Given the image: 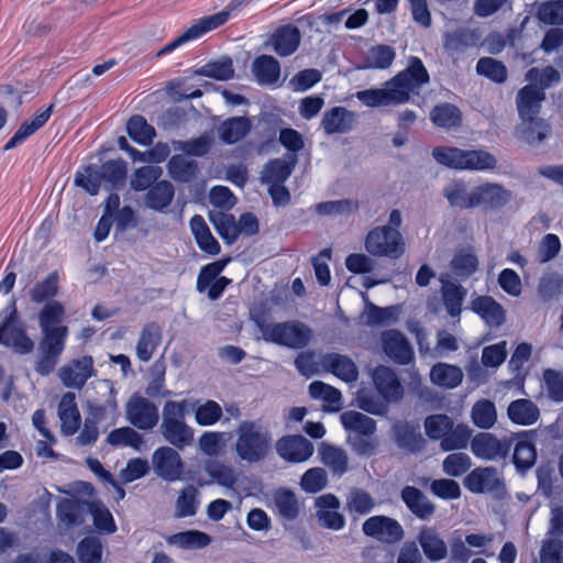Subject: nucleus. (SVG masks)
Segmentation results:
<instances>
[{
    "mask_svg": "<svg viewBox=\"0 0 563 563\" xmlns=\"http://www.w3.org/2000/svg\"><path fill=\"white\" fill-rule=\"evenodd\" d=\"M274 503L278 514L287 519L295 520L299 515V504L296 495L285 488H279L274 493Z\"/></svg>",
    "mask_w": 563,
    "mask_h": 563,
    "instance_id": "nucleus-56",
    "label": "nucleus"
},
{
    "mask_svg": "<svg viewBox=\"0 0 563 563\" xmlns=\"http://www.w3.org/2000/svg\"><path fill=\"white\" fill-rule=\"evenodd\" d=\"M443 196L452 207L461 209L474 208L473 188L468 190L466 183L463 180H453L445 185Z\"/></svg>",
    "mask_w": 563,
    "mask_h": 563,
    "instance_id": "nucleus-41",
    "label": "nucleus"
},
{
    "mask_svg": "<svg viewBox=\"0 0 563 563\" xmlns=\"http://www.w3.org/2000/svg\"><path fill=\"white\" fill-rule=\"evenodd\" d=\"M427 437L440 441V448L448 452L465 449L471 439V429L465 424H455L453 419L444 413H435L424 419Z\"/></svg>",
    "mask_w": 563,
    "mask_h": 563,
    "instance_id": "nucleus-4",
    "label": "nucleus"
},
{
    "mask_svg": "<svg viewBox=\"0 0 563 563\" xmlns=\"http://www.w3.org/2000/svg\"><path fill=\"white\" fill-rule=\"evenodd\" d=\"M509 419L518 424L530 426L534 423L539 416V408L529 399H517L508 406Z\"/></svg>",
    "mask_w": 563,
    "mask_h": 563,
    "instance_id": "nucleus-44",
    "label": "nucleus"
},
{
    "mask_svg": "<svg viewBox=\"0 0 563 563\" xmlns=\"http://www.w3.org/2000/svg\"><path fill=\"white\" fill-rule=\"evenodd\" d=\"M471 309L492 328L500 327L506 320L504 307L490 296L475 297L471 301Z\"/></svg>",
    "mask_w": 563,
    "mask_h": 563,
    "instance_id": "nucleus-24",
    "label": "nucleus"
},
{
    "mask_svg": "<svg viewBox=\"0 0 563 563\" xmlns=\"http://www.w3.org/2000/svg\"><path fill=\"white\" fill-rule=\"evenodd\" d=\"M396 58V51L389 45H375L364 56L363 68L386 69Z\"/></svg>",
    "mask_w": 563,
    "mask_h": 563,
    "instance_id": "nucleus-50",
    "label": "nucleus"
},
{
    "mask_svg": "<svg viewBox=\"0 0 563 563\" xmlns=\"http://www.w3.org/2000/svg\"><path fill=\"white\" fill-rule=\"evenodd\" d=\"M174 196L173 184L168 180H161L147 190L144 203L147 208L162 212L172 203Z\"/></svg>",
    "mask_w": 563,
    "mask_h": 563,
    "instance_id": "nucleus-33",
    "label": "nucleus"
},
{
    "mask_svg": "<svg viewBox=\"0 0 563 563\" xmlns=\"http://www.w3.org/2000/svg\"><path fill=\"white\" fill-rule=\"evenodd\" d=\"M551 132L550 124L542 118L521 121L519 133L521 140L530 145L543 142Z\"/></svg>",
    "mask_w": 563,
    "mask_h": 563,
    "instance_id": "nucleus-48",
    "label": "nucleus"
},
{
    "mask_svg": "<svg viewBox=\"0 0 563 563\" xmlns=\"http://www.w3.org/2000/svg\"><path fill=\"white\" fill-rule=\"evenodd\" d=\"M125 413L128 421L140 430H152L159 420L157 406L150 399L134 394L129 399Z\"/></svg>",
    "mask_w": 563,
    "mask_h": 563,
    "instance_id": "nucleus-12",
    "label": "nucleus"
},
{
    "mask_svg": "<svg viewBox=\"0 0 563 563\" xmlns=\"http://www.w3.org/2000/svg\"><path fill=\"white\" fill-rule=\"evenodd\" d=\"M64 316L65 308L59 301L51 300L46 302L38 314L41 330L56 329L60 325Z\"/></svg>",
    "mask_w": 563,
    "mask_h": 563,
    "instance_id": "nucleus-59",
    "label": "nucleus"
},
{
    "mask_svg": "<svg viewBox=\"0 0 563 563\" xmlns=\"http://www.w3.org/2000/svg\"><path fill=\"white\" fill-rule=\"evenodd\" d=\"M155 474L166 482H175L181 477L184 464L179 453L170 446H161L152 455Z\"/></svg>",
    "mask_w": 563,
    "mask_h": 563,
    "instance_id": "nucleus-15",
    "label": "nucleus"
},
{
    "mask_svg": "<svg viewBox=\"0 0 563 563\" xmlns=\"http://www.w3.org/2000/svg\"><path fill=\"white\" fill-rule=\"evenodd\" d=\"M537 16L545 24H563V0H552L539 4Z\"/></svg>",
    "mask_w": 563,
    "mask_h": 563,
    "instance_id": "nucleus-64",
    "label": "nucleus"
},
{
    "mask_svg": "<svg viewBox=\"0 0 563 563\" xmlns=\"http://www.w3.org/2000/svg\"><path fill=\"white\" fill-rule=\"evenodd\" d=\"M481 42V34L476 30L459 27L443 34V48L451 55H460Z\"/></svg>",
    "mask_w": 563,
    "mask_h": 563,
    "instance_id": "nucleus-22",
    "label": "nucleus"
},
{
    "mask_svg": "<svg viewBox=\"0 0 563 563\" xmlns=\"http://www.w3.org/2000/svg\"><path fill=\"white\" fill-rule=\"evenodd\" d=\"M276 451L285 461L301 463L313 454V445L302 435H285L277 441Z\"/></svg>",
    "mask_w": 563,
    "mask_h": 563,
    "instance_id": "nucleus-19",
    "label": "nucleus"
},
{
    "mask_svg": "<svg viewBox=\"0 0 563 563\" xmlns=\"http://www.w3.org/2000/svg\"><path fill=\"white\" fill-rule=\"evenodd\" d=\"M58 418L60 420V431L64 435H74L80 427V412L77 407L74 393H66L58 404Z\"/></svg>",
    "mask_w": 563,
    "mask_h": 563,
    "instance_id": "nucleus-26",
    "label": "nucleus"
},
{
    "mask_svg": "<svg viewBox=\"0 0 563 563\" xmlns=\"http://www.w3.org/2000/svg\"><path fill=\"white\" fill-rule=\"evenodd\" d=\"M450 266L457 276L466 278L477 271L478 260L471 252L460 251L454 254Z\"/></svg>",
    "mask_w": 563,
    "mask_h": 563,
    "instance_id": "nucleus-63",
    "label": "nucleus"
},
{
    "mask_svg": "<svg viewBox=\"0 0 563 563\" xmlns=\"http://www.w3.org/2000/svg\"><path fill=\"white\" fill-rule=\"evenodd\" d=\"M162 341V329L151 322L143 327L136 344V356L142 362H148Z\"/></svg>",
    "mask_w": 563,
    "mask_h": 563,
    "instance_id": "nucleus-32",
    "label": "nucleus"
},
{
    "mask_svg": "<svg viewBox=\"0 0 563 563\" xmlns=\"http://www.w3.org/2000/svg\"><path fill=\"white\" fill-rule=\"evenodd\" d=\"M76 552L80 563H101L102 544L95 537L84 538L78 543Z\"/></svg>",
    "mask_w": 563,
    "mask_h": 563,
    "instance_id": "nucleus-61",
    "label": "nucleus"
},
{
    "mask_svg": "<svg viewBox=\"0 0 563 563\" xmlns=\"http://www.w3.org/2000/svg\"><path fill=\"white\" fill-rule=\"evenodd\" d=\"M41 331L43 336L38 344L40 358L36 362L35 371L45 376L51 374L57 365L58 357L65 349L68 328L59 325L56 329Z\"/></svg>",
    "mask_w": 563,
    "mask_h": 563,
    "instance_id": "nucleus-9",
    "label": "nucleus"
},
{
    "mask_svg": "<svg viewBox=\"0 0 563 563\" xmlns=\"http://www.w3.org/2000/svg\"><path fill=\"white\" fill-rule=\"evenodd\" d=\"M341 423L353 435L371 437L376 432V421L358 411L349 410L341 415Z\"/></svg>",
    "mask_w": 563,
    "mask_h": 563,
    "instance_id": "nucleus-37",
    "label": "nucleus"
},
{
    "mask_svg": "<svg viewBox=\"0 0 563 563\" xmlns=\"http://www.w3.org/2000/svg\"><path fill=\"white\" fill-rule=\"evenodd\" d=\"M0 343L12 347L18 354H29L34 349V342L27 336L22 322L18 318L14 298L0 312Z\"/></svg>",
    "mask_w": 563,
    "mask_h": 563,
    "instance_id": "nucleus-6",
    "label": "nucleus"
},
{
    "mask_svg": "<svg viewBox=\"0 0 563 563\" xmlns=\"http://www.w3.org/2000/svg\"><path fill=\"white\" fill-rule=\"evenodd\" d=\"M297 164V156L288 154L286 158L268 161L261 172V181L266 185L284 184L291 175Z\"/></svg>",
    "mask_w": 563,
    "mask_h": 563,
    "instance_id": "nucleus-25",
    "label": "nucleus"
},
{
    "mask_svg": "<svg viewBox=\"0 0 563 563\" xmlns=\"http://www.w3.org/2000/svg\"><path fill=\"white\" fill-rule=\"evenodd\" d=\"M464 486L472 493H487L495 498H503L506 494L504 479L496 467H477L464 478Z\"/></svg>",
    "mask_w": 563,
    "mask_h": 563,
    "instance_id": "nucleus-10",
    "label": "nucleus"
},
{
    "mask_svg": "<svg viewBox=\"0 0 563 563\" xmlns=\"http://www.w3.org/2000/svg\"><path fill=\"white\" fill-rule=\"evenodd\" d=\"M362 531L366 537L384 544H396L405 537V530L399 521L384 515L367 518L362 525Z\"/></svg>",
    "mask_w": 563,
    "mask_h": 563,
    "instance_id": "nucleus-11",
    "label": "nucleus"
},
{
    "mask_svg": "<svg viewBox=\"0 0 563 563\" xmlns=\"http://www.w3.org/2000/svg\"><path fill=\"white\" fill-rule=\"evenodd\" d=\"M544 100L545 92L538 88L537 84H528L522 87L516 96V106L520 120L540 119L538 114Z\"/></svg>",
    "mask_w": 563,
    "mask_h": 563,
    "instance_id": "nucleus-18",
    "label": "nucleus"
},
{
    "mask_svg": "<svg viewBox=\"0 0 563 563\" xmlns=\"http://www.w3.org/2000/svg\"><path fill=\"white\" fill-rule=\"evenodd\" d=\"M93 373V358L84 356L63 366L59 378L66 387L81 389Z\"/></svg>",
    "mask_w": 563,
    "mask_h": 563,
    "instance_id": "nucleus-20",
    "label": "nucleus"
},
{
    "mask_svg": "<svg viewBox=\"0 0 563 563\" xmlns=\"http://www.w3.org/2000/svg\"><path fill=\"white\" fill-rule=\"evenodd\" d=\"M252 71L262 85H274L280 76L279 62L271 55H261L252 63Z\"/></svg>",
    "mask_w": 563,
    "mask_h": 563,
    "instance_id": "nucleus-35",
    "label": "nucleus"
},
{
    "mask_svg": "<svg viewBox=\"0 0 563 563\" xmlns=\"http://www.w3.org/2000/svg\"><path fill=\"white\" fill-rule=\"evenodd\" d=\"M382 346L385 354L395 363L407 365L413 360V350L408 339L398 330L382 333Z\"/></svg>",
    "mask_w": 563,
    "mask_h": 563,
    "instance_id": "nucleus-16",
    "label": "nucleus"
},
{
    "mask_svg": "<svg viewBox=\"0 0 563 563\" xmlns=\"http://www.w3.org/2000/svg\"><path fill=\"white\" fill-rule=\"evenodd\" d=\"M59 277L57 272H52L48 276L36 283L30 290V298L35 303L51 301L58 292Z\"/></svg>",
    "mask_w": 563,
    "mask_h": 563,
    "instance_id": "nucleus-53",
    "label": "nucleus"
},
{
    "mask_svg": "<svg viewBox=\"0 0 563 563\" xmlns=\"http://www.w3.org/2000/svg\"><path fill=\"white\" fill-rule=\"evenodd\" d=\"M400 497L408 509L421 520H428L435 511L434 504L415 486H405Z\"/></svg>",
    "mask_w": 563,
    "mask_h": 563,
    "instance_id": "nucleus-28",
    "label": "nucleus"
},
{
    "mask_svg": "<svg viewBox=\"0 0 563 563\" xmlns=\"http://www.w3.org/2000/svg\"><path fill=\"white\" fill-rule=\"evenodd\" d=\"M375 506V498L364 488L352 487L346 494L345 509L351 515L366 516Z\"/></svg>",
    "mask_w": 563,
    "mask_h": 563,
    "instance_id": "nucleus-40",
    "label": "nucleus"
},
{
    "mask_svg": "<svg viewBox=\"0 0 563 563\" xmlns=\"http://www.w3.org/2000/svg\"><path fill=\"white\" fill-rule=\"evenodd\" d=\"M168 545L180 549H202L211 543V537L199 530H187L166 537Z\"/></svg>",
    "mask_w": 563,
    "mask_h": 563,
    "instance_id": "nucleus-43",
    "label": "nucleus"
},
{
    "mask_svg": "<svg viewBox=\"0 0 563 563\" xmlns=\"http://www.w3.org/2000/svg\"><path fill=\"white\" fill-rule=\"evenodd\" d=\"M163 175L159 166L146 165L142 166L133 173L130 186L135 191H143L154 186L158 178Z\"/></svg>",
    "mask_w": 563,
    "mask_h": 563,
    "instance_id": "nucleus-55",
    "label": "nucleus"
},
{
    "mask_svg": "<svg viewBox=\"0 0 563 563\" xmlns=\"http://www.w3.org/2000/svg\"><path fill=\"white\" fill-rule=\"evenodd\" d=\"M321 462L331 470L333 475L341 477L347 471L345 451L331 444L322 443L319 448Z\"/></svg>",
    "mask_w": 563,
    "mask_h": 563,
    "instance_id": "nucleus-42",
    "label": "nucleus"
},
{
    "mask_svg": "<svg viewBox=\"0 0 563 563\" xmlns=\"http://www.w3.org/2000/svg\"><path fill=\"white\" fill-rule=\"evenodd\" d=\"M198 495H199V492L195 486H192V485L186 486L180 492V494L176 500L175 517L176 518H186V517L195 516L198 510V506H199Z\"/></svg>",
    "mask_w": 563,
    "mask_h": 563,
    "instance_id": "nucleus-54",
    "label": "nucleus"
},
{
    "mask_svg": "<svg viewBox=\"0 0 563 563\" xmlns=\"http://www.w3.org/2000/svg\"><path fill=\"white\" fill-rule=\"evenodd\" d=\"M209 219L218 234L227 244L231 245L238 240V223L233 214L222 211H211L209 213Z\"/></svg>",
    "mask_w": 563,
    "mask_h": 563,
    "instance_id": "nucleus-45",
    "label": "nucleus"
},
{
    "mask_svg": "<svg viewBox=\"0 0 563 563\" xmlns=\"http://www.w3.org/2000/svg\"><path fill=\"white\" fill-rule=\"evenodd\" d=\"M471 416L475 426L489 429L497 420L495 404L488 399H481L474 404Z\"/></svg>",
    "mask_w": 563,
    "mask_h": 563,
    "instance_id": "nucleus-57",
    "label": "nucleus"
},
{
    "mask_svg": "<svg viewBox=\"0 0 563 563\" xmlns=\"http://www.w3.org/2000/svg\"><path fill=\"white\" fill-rule=\"evenodd\" d=\"M433 158L441 165L459 170H494L497 158L485 150H462L439 146L432 151Z\"/></svg>",
    "mask_w": 563,
    "mask_h": 563,
    "instance_id": "nucleus-3",
    "label": "nucleus"
},
{
    "mask_svg": "<svg viewBox=\"0 0 563 563\" xmlns=\"http://www.w3.org/2000/svg\"><path fill=\"white\" fill-rule=\"evenodd\" d=\"M320 364L324 371L346 383L355 382L358 377L356 364L346 355L327 353L321 356Z\"/></svg>",
    "mask_w": 563,
    "mask_h": 563,
    "instance_id": "nucleus-23",
    "label": "nucleus"
},
{
    "mask_svg": "<svg viewBox=\"0 0 563 563\" xmlns=\"http://www.w3.org/2000/svg\"><path fill=\"white\" fill-rule=\"evenodd\" d=\"M186 401L168 400L163 407L159 431L166 442L183 450L194 442V429L185 422Z\"/></svg>",
    "mask_w": 563,
    "mask_h": 563,
    "instance_id": "nucleus-5",
    "label": "nucleus"
},
{
    "mask_svg": "<svg viewBox=\"0 0 563 563\" xmlns=\"http://www.w3.org/2000/svg\"><path fill=\"white\" fill-rule=\"evenodd\" d=\"M99 169L108 189H115L124 185L126 179V163L123 159L107 161Z\"/></svg>",
    "mask_w": 563,
    "mask_h": 563,
    "instance_id": "nucleus-49",
    "label": "nucleus"
},
{
    "mask_svg": "<svg viewBox=\"0 0 563 563\" xmlns=\"http://www.w3.org/2000/svg\"><path fill=\"white\" fill-rule=\"evenodd\" d=\"M365 250L373 256L399 258L405 253V241L399 232L388 225L372 229L364 242Z\"/></svg>",
    "mask_w": 563,
    "mask_h": 563,
    "instance_id": "nucleus-8",
    "label": "nucleus"
},
{
    "mask_svg": "<svg viewBox=\"0 0 563 563\" xmlns=\"http://www.w3.org/2000/svg\"><path fill=\"white\" fill-rule=\"evenodd\" d=\"M129 136L141 145H150L156 135L155 129L142 115H133L126 124Z\"/></svg>",
    "mask_w": 563,
    "mask_h": 563,
    "instance_id": "nucleus-52",
    "label": "nucleus"
},
{
    "mask_svg": "<svg viewBox=\"0 0 563 563\" xmlns=\"http://www.w3.org/2000/svg\"><path fill=\"white\" fill-rule=\"evenodd\" d=\"M190 229L200 250L211 255L220 253L219 242L211 234L205 219L196 214L190 219Z\"/></svg>",
    "mask_w": 563,
    "mask_h": 563,
    "instance_id": "nucleus-38",
    "label": "nucleus"
},
{
    "mask_svg": "<svg viewBox=\"0 0 563 563\" xmlns=\"http://www.w3.org/2000/svg\"><path fill=\"white\" fill-rule=\"evenodd\" d=\"M167 170L170 178L177 183H190L195 179L199 166L194 159H189L184 155H174L167 163Z\"/></svg>",
    "mask_w": 563,
    "mask_h": 563,
    "instance_id": "nucleus-39",
    "label": "nucleus"
},
{
    "mask_svg": "<svg viewBox=\"0 0 563 563\" xmlns=\"http://www.w3.org/2000/svg\"><path fill=\"white\" fill-rule=\"evenodd\" d=\"M560 79V73L552 66H547L543 69L532 67L526 74V80L529 84H537L538 88H541L543 92L553 84L559 82Z\"/></svg>",
    "mask_w": 563,
    "mask_h": 563,
    "instance_id": "nucleus-62",
    "label": "nucleus"
},
{
    "mask_svg": "<svg viewBox=\"0 0 563 563\" xmlns=\"http://www.w3.org/2000/svg\"><path fill=\"white\" fill-rule=\"evenodd\" d=\"M376 390L386 402H399L404 397V387L390 367L379 365L373 372Z\"/></svg>",
    "mask_w": 563,
    "mask_h": 563,
    "instance_id": "nucleus-17",
    "label": "nucleus"
},
{
    "mask_svg": "<svg viewBox=\"0 0 563 563\" xmlns=\"http://www.w3.org/2000/svg\"><path fill=\"white\" fill-rule=\"evenodd\" d=\"M86 509L91 514L93 525L99 531L115 532L117 526L113 516L100 500L86 501Z\"/></svg>",
    "mask_w": 563,
    "mask_h": 563,
    "instance_id": "nucleus-51",
    "label": "nucleus"
},
{
    "mask_svg": "<svg viewBox=\"0 0 563 563\" xmlns=\"http://www.w3.org/2000/svg\"><path fill=\"white\" fill-rule=\"evenodd\" d=\"M537 460V450L533 442L523 434L514 449L512 462L518 472H526L531 468Z\"/></svg>",
    "mask_w": 563,
    "mask_h": 563,
    "instance_id": "nucleus-47",
    "label": "nucleus"
},
{
    "mask_svg": "<svg viewBox=\"0 0 563 563\" xmlns=\"http://www.w3.org/2000/svg\"><path fill=\"white\" fill-rule=\"evenodd\" d=\"M107 441L113 446H131L140 450L143 437L131 427H122L112 430L108 434Z\"/></svg>",
    "mask_w": 563,
    "mask_h": 563,
    "instance_id": "nucleus-60",
    "label": "nucleus"
},
{
    "mask_svg": "<svg viewBox=\"0 0 563 563\" xmlns=\"http://www.w3.org/2000/svg\"><path fill=\"white\" fill-rule=\"evenodd\" d=\"M87 511L86 503L64 499L57 506V517L67 526H79L84 522L82 515Z\"/></svg>",
    "mask_w": 563,
    "mask_h": 563,
    "instance_id": "nucleus-58",
    "label": "nucleus"
},
{
    "mask_svg": "<svg viewBox=\"0 0 563 563\" xmlns=\"http://www.w3.org/2000/svg\"><path fill=\"white\" fill-rule=\"evenodd\" d=\"M265 341L290 349H303L312 338V330L300 321L260 324Z\"/></svg>",
    "mask_w": 563,
    "mask_h": 563,
    "instance_id": "nucleus-7",
    "label": "nucleus"
},
{
    "mask_svg": "<svg viewBox=\"0 0 563 563\" xmlns=\"http://www.w3.org/2000/svg\"><path fill=\"white\" fill-rule=\"evenodd\" d=\"M395 441L400 449L411 453L420 452L426 446V440L417 423L400 422L394 427Z\"/></svg>",
    "mask_w": 563,
    "mask_h": 563,
    "instance_id": "nucleus-30",
    "label": "nucleus"
},
{
    "mask_svg": "<svg viewBox=\"0 0 563 563\" xmlns=\"http://www.w3.org/2000/svg\"><path fill=\"white\" fill-rule=\"evenodd\" d=\"M234 450L247 463L264 460L272 448V434L262 420H243L235 429Z\"/></svg>",
    "mask_w": 563,
    "mask_h": 563,
    "instance_id": "nucleus-2",
    "label": "nucleus"
},
{
    "mask_svg": "<svg viewBox=\"0 0 563 563\" xmlns=\"http://www.w3.org/2000/svg\"><path fill=\"white\" fill-rule=\"evenodd\" d=\"M430 81V76L419 57L411 56L407 67L385 82L382 89L372 88L356 92V98L365 106H397L410 100V93Z\"/></svg>",
    "mask_w": 563,
    "mask_h": 563,
    "instance_id": "nucleus-1",
    "label": "nucleus"
},
{
    "mask_svg": "<svg viewBox=\"0 0 563 563\" xmlns=\"http://www.w3.org/2000/svg\"><path fill=\"white\" fill-rule=\"evenodd\" d=\"M355 121L354 112L344 107H334L323 113L321 126L327 134H343L352 130Z\"/></svg>",
    "mask_w": 563,
    "mask_h": 563,
    "instance_id": "nucleus-27",
    "label": "nucleus"
},
{
    "mask_svg": "<svg viewBox=\"0 0 563 563\" xmlns=\"http://www.w3.org/2000/svg\"><path fill=\"white\" fill-rule=\"evenodd\" d=\"M514 196L505 186L498 183H483L473 188L474 208L495 211L507 206Z\"/></svg>",
    "mask_w": 563,
    "mask_h": 563,
    "instance_id": "nucleus-14",
    "label": "nucleus"
},
{
    "mask_svg": "<svg viewBox=\"0 0 563 563\" xmlns=\"http://www.w3.org/2000/svg\"><path fill=\"white\" fill-rule=\"evenodd\" d=\"M430 119L439 128L453 129L460 126L462 113L456 106L444 102L431 110Z\"/></svg>",
    "mask_w": 563,
    "mask_h": 563,
    "instance_id": "nucleus-46",
    "label": "nucleus"
},
{
    "mask_svg": "<svg viewBox=\"0 0 563 563\" xmlns=\"http://www.w3.org/2000/svg\"><path fill=\"white\" fill-rule=\"evenodd\" d=\"M463 372L456 365L438 363L431 367L430 380L442 388L453 389L463 380Z\"/></svg>",
    "mask_w": 563,
    "mask_h": 563,
    "instance_id": "nucleus-36",
    "label": "nucleus"
},
{
    "mask_svg": "<svg viewBox=\"0 0 563 563\" xmlns=\"http://www.w3.org/2000/svg\"><path fill=\"white\" fill-rule=\"evenodd\" d=\"M511 439H498L489 432H481L471 440L472 453L482 460L497 461L506 459L511 450Z\"/></svg>",
    "mask_w": 563,
    "mask_h": 563,
    "instance_id": "nucleus-13",
    "label": "nucleus"
},
{
    "mask_svg": "<svg viewBox=\"0 0 563 563\" xmlns=\"http://www.w3.org/2000/svg\"><path fill=\"white\" fill-rule=\"evenodd\" d=\"M252 123L246 117H233L224 120L219 129V136L225 144H234L241 141L251 131Z\"/></svg>",
    "mask_w": 563,
    "mask_h": 563,
    "instance_id": "nucleus-34",
    "label": "nucleus"
},
{
    "mask_svg": "<svg viewBox=\"0 0 563 563\" xmlns=\"http://www.w3.org/2000/svg\"><path fill=\"white\" fill-rule=\"evenodd\" d=\"M300 42V30L292 24H286L277 27L268 40V44L280 57L292 55L298 49Z\"/></svg>",
    "mask_w": 563,
    "mask_h": 563,
    "instance_id": "nucleus-21",
    "label": "nucleus"
},
{
    "mask_svg": "<svg viewBox=\"0 0 563 563\" xmlns=\"http://www.w3.org/2000/svg\"><path fill=\"white\" fill-rule=\"evenodd\" d=\"M417 540L429 561L438 562L446 558V543L434 528L422 527Z\"/></svg>",
    "mask_w": 563,
    "mask_h": 563,
    "instance_id": "nucleus-29",
    "label": "nucleus"
},
{
    "mask_svg": "<svg viewBox=\"0 0 563 563\" xmlns=\"http://www.w3.org/2000/svg\"><path fill=\"white\" fill-rule=\"evenodd\" d=\"M440 280L444 308L450 317L459 318L467 290L456 282L446 280L442 277Z\"/></svg>",
    "mask_w": 563,
    "mask_h": 563,
    "instance_id": "nucleus-31",
    "label": "nucleus"
}]
</instances>
